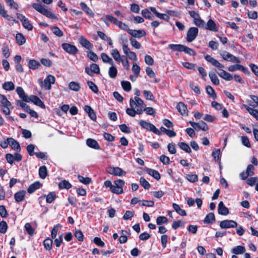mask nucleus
I'll list each match as a JSON object with an SVG mask.
<instances>
[{
    "label": "nucleus",
    "instance_id": "obj_48",
    "mask_svg": "<svg viewBox=\"0 0 258 258\" xmlns=\"http://www.w3.org/2000/svg\"><path fill=\"white\" fill-rule=\"evenodd\" d=\"M78 179L80 182L85 185H88L91 182V179L90 177H84L80 175L78 176Z\"/></svg>",
    "mask_w": 258,
    "mask_h": 258
},
{
    "label": "nucleus",
    "instance_id": "obj_22",
    "mask_svg": "<svg viewBox=\"0 0 258 258\" xmlns=\"http://www.w3.org/2000/svg\"><path fill=\"white\" fill-rule=\"evenodd\" d=\"M111 55L117 62H120L121 59L124 57V56H121L120 55L119 51L116 48L113 49L111 50Z\"/></svg>",
    "mask_w": 258,
    "mask_h": 258
},
{
    "label": "nucleus",
    "instance_id": "obj_34",
    "mask_svg": "<svg viewBox=\"0 0 258 258\" xmlns=\"http://www.w3.org/2000/svg\"><path fill=\"white\" fill-rule=\"evenodd\" d=\"M101 57L104 62L108 63L111 66L114 65V61H113L112 59L107 54L105 53H101Z\"/></svg>",
    "mask_w": 258,
    "mask_h": 258
},
{
    "label": "nucleus",
    "instance_id": "obj_15",
    "mask_svg": "<svg viewBox=\"0 0 258 258\" xmlns=\"http://www.w3.org/2000/svg\"><path fill=\"white\" fill-rule=\"evenodd\" d=\"M79 42L81 45L87 49L91 50L93 49V45L86 38L82 36L79 38Z\"/></svg>",
    "mask_w": 258,
    "mask_h": 258
},
{
    "label": "nucleus",
    "instance_id": "obj_40",
    "mask_svg": "<svg viewBox=\"0 0 258 258\" xmlns=\"http://www.w3.org/2000/svg\"><path fill=\"white\" fill-rule=\"evenodd\" d=\"M69 88L74 91L78 92L80 89L79 83L76 82H71L69 85Z\"/></svg>",
    "mask_w": 258,
    "mask_h": 258
},
{
    "label": "nucleus",
    "instance_id": "obj_50",
    "mask_svg": "<svg viewBox=\"0 0 258 258\" xmlns=\"http://www.w3.org/2000/svg\"><path fill=\"white\" fill-rule=\"evenodd\" d=\"M123 89L126 92H129L131 90V84L128 81H123L121 82Z\"/></svg>",
    "mask_w": 258,
    "mask_h": 258
},
{
    "label": "nucleus",
    "instance_id": "obj_35",
    "mask_svg": "<svg viewBox=\"0 0 258 258\" xmlns=\"http://www.w3.org/2000/svg\"><path fill=\"white\" fill-rule=\"evenodd\" d=\"M209 76L211 81L214 85H218L219 84V80L215 73L210 72L209 73Z\"/></svg>",
    "mask_w": 258,
    "mask_h": 258
},
{
    "label": "nucleus",
    "instance_id": "obj_4",
    "mask_svg": "<svg viewBox=\"0 0 258 258\" xmlns=\"http://www.w3.org/2000/svg\"><path fill=\"white\" fill-rule=\"evenodd\" d=\"M130 105L131 107L136 108L137 109H141V110H143V108L146 106L143 100L137 96H135L134 99H130Z\"/></svg>",
    "mask_w": 258,
    "mask_h": 258
},
{
    "label": "nucleus",
    "instance_id": "obj_12",
    "mask_svg": "<svg viewBox=\"0 0 258 258\" xmlns=\"http://www.w3.org/2000/svg\"><path fill=\"white\" fill-rule=\"evenodd\" d=\"M32 102L36 105L42 108H44L45 106L43 102L41 100V99L37 96L35 95H31L30 97H28V100L27 102Z\"/></svg>",
    "mask_w": 258,
    "mask_h": 258
},
{
    "label": "nucleus",
    "instance_id": "obj_27",
    "mask_svg": "<svg viewBox=\"0 0 258 258\" xmlns=\"http://www.w3.org/2000/svg\"><path fill=\"white\" fill-rule=\"evenodd\" d=\"M16 92L18 94L19 97L24 101L28 102V96H27L21 87H17Z\"/></svg>",
    "mask_w": 258,
    "mask_h": 258
},
{
    "label": "nucleus",
    "instance_id": "obj_31",
    "mask_svg": "<svg viewBox=\"0 0 258 258\" xmlns=\"http://www.w3.org/2000/svg\"><path fill=\"white\" fill-rule=\"evenodd\" d=\"M146 171L148 174L154 177L156 180H159L161 178L160 173L157 170L150 168H148Z\"/></svg>",
    "mask_w": 258,
    "mask_h": 258
},
{
    "label": "nucleus",
    "instance_id": "obj_18",
    "mask_svg": "<svg viewBox=\"0 0 258 258\" xmlns=\"http://www.w3.org/2000/svg\"><path fill=\"white\" fill-rule=\"evenodd\" d=\"M26 191L24 190H19L14 195V198L16 202L19 203L23 201L26 196Z\"/></svg>",
    "mask_w": 258,
    "mask_h": 258
},
{
    "label": "nucleus",
    "instance_id": "obj_6",
    "mask_svg": "<svg viewBox=\"0 0 258 258\" xmlns=\"http://www.w3.org/2000/svg\"><path fill=\"white\" fill-rule=\"evenodd\" d=\"M199 33V29L197 27H190L187 31L186 34V40L188 42L193 41L197 37Z\"/></svg>",
    "mask_w": 258,
    "mask_h": 258
},
{
    "label": "nucleus",
    "instance_id": "obj_10",
    "mask_svg": "<svg viewBox=\"0 0 258 258\" xmlns=\"http://www.w3.org/2000/svg\"><path fill=\"white\" fill-rule=\"evenodd\" d=\"M204 29L213 32H217L218 26L213 20L210 19L208 21L207 24H205Z\"/></svg>",
    "mask_w": 258,
    "mask_h": 258
},
{
    "label": "nucleus",
    "instance_id": "obj_16",
    "mask_svg": "<svg viewBox=\"0 0 258 258\" xmlns=\"http://www.w3.org/2000/svg\"><path fill=\"white\" fill-rule=\"evenodd\" d=\"M205 59L208 62L212 63L213 66L217 68H224V66L220 63L218 60L211 56L208 54L204 56Z\"/></svg>",
    "mask_w": 258,
    "mask_h": 258
},
{
    "label": "nucleus",
    "instance_id": "obj_58",
    "mask_svg": "<svg viewBox=\"0 0 258 258\" xmlns=\"http://www.w3.org/2000/svg\"><path fill=\"white\" fill-rule=\"evenodd\" d=\"M87 84L89 88L95 93L98 92V88L97 86L92 81H88Z\"/></svg>",
    "mask_w": 258,
    "mask_h": 258
},
{
    "label": "nucleus",
    "instance_id": "obj_62",
    "mask_svg": "<svg viewBox=\"0 0 258 258\" xmlns=\"http://www.w3.org/2000/svg\"><path fill=\"white\" fill-rule=\"evenodd\" d=\"M186 179L190 182H195L198 181V177L196 174H188L186 176Z\"/></svg>",
    "mask_w": 258,
    "mask_h": 258
},
{
    "label": "nucleus",
    "instance_id": "obj_20",
    "mask_svg": "<svg viewBox=\"0 0 258 258\" xmlns=\"http://www.w3.org/2000/svg\"><path fill=\"white\" fill-rule=\"evenodd\" d=\"M9 145L14 150L20 151L21 147L19 143L12 138H8Z\"/></svg>",
    "mask_w": 258,
    "mask_h": 258
},
{
    "label": "nucleus",
    "instance_id": "obj_9",
    "mask_svg": "<svg viewBox=\"0 0 258 258\" xmlns=\"http://www.w3.org/2000/svg\"><path fill=\"white\" fill-rule=\"evenodd\" d=\"M236 222L231 220H225L221 221L220 226L221 228H230L237 227Z\"/></svg>",
    "mask_w": 258,
    "mask_h": 258
},
{
    "label": "nucleus",
    "instance_id": "obj_30",
    "mask_svg": "<svg viewBox=\"0 0 258 258\" xmlns=\"http://www.w3.org/2000/svg\"><path fill=\"white\" fill-rule=\"evenodd\" d=\"M245 248L241 245H238L234 247L231 250V252L235 254H243L245 252Z\"/></svg>",
    "mask_w": 258,
    "mask_h": 258
},
{
    "label": "nucleus",
    "instance_id": "obj_2",
    "mask_svg": "<svg viewBox=\"0 0 258 258\" xmlns=\"http://www.w3.org/2000/svg\"><path fill=\"white\" fill-rule=\"evenodd\" d=\"M55 82V77L51 75H49L42 81L40 79H38V83L41 88H44L45 90H50L51 89V85L54 84Z\"/></svg>",
    "mask_w": 258,
    "mask_h": 258
},
{
    "label": "nucleus",
    "instance_id": "obj_55",
    "mask_svg": "<svg viewBox=\"0 0 258 258\" xmlns=\"http://www.w3.org/2000/svg\"><path fill=\"white\" fill-rule=\"evenodd\" d=\"M143 94H144L145 97L146 98V99L147 100H152V101L154 100L155 97L151 91H147V90H144L143 91Z\"/></svg>",
    "mask_w": 258,
    "mask_h": 258
},
{
    "label": "nucleus",
    "instance_id": "obj_19",
    "mask_svg": "<svg viewBox=\"0 0 258 258\" xmlns=\"http://www.w3.org/2000/svg\"><path fill=\"white\" fill-rule=\"evenodd\" d=\"M143 112V110L137 109L136 108L131 107L127 108L126 109V113L132 117H135L136 114H142Z\"/></svg>",
    "mask_w": 258,
    "mask_h": 258
},
{
    "label": "nucleus",
    "instance_id": "obj_7",
    "mask_svg": "<svg viewBox=\"0 0 258 258\" xmlns=\"http://www.w3.org/2000/svg\"><path fill=\"white\" fill-rule=\"evenodd\" d=\"M62 49L68 53L75 55L78 52V49L74 45L68 43H63L61 44Z\"/></svg>",
    "mask_w": 258,
    "mask_h": 258
},
{
    "label": "nucleus",
    "instance_id": "obj_37",
    "mask_svg": "<svg viewBox=\"0 0 258 258\" xmlns=\"http://www.w3.org/2000/svg\"><path fill=\"white\" fill-rule=\"evenodd\" d=\"M59 187L60 189H70L72 187V184L66 180H62L58 184Z\"/></svg>",
    "mask_w": 258,
    "mask_h": 258
},
{
    "label": "nucleus",
    "instance_id": "obj_17",
    "mask_svg": "<svg viewBox=\"0 0 258 258\" xmlns=\"http://www.w3.org/2000/svg\"><path fill=\"white\" fill-rule=\"evenodd\" d=\"M218 74L220 77L226 81H229L233 79V76L230 73L222 69L219 70Z\"/></svg>",
    "mask_w": 258,
    "mask_h": 258
},
{
    "label": "nucleus",
    "instance_id": "obj_25",
    "mask_svg": "<svg viewBox=\"0 0 258 258\" xmlns=\"http://www.w3.org/2000/svg\"><path fill=\"white\" fill-rule=\"evenodd\" d=\"M85 111L88 113L90 118L93 120H95L96 119V115L94 110L89 105H85L84 106Z\"/></svg>",
    "mask_w": 258,
    "mask_h": 258
},
{
    "label": "nucleus",
    "instance_id": "obj_56",
    "mask_svg": "<svg viewBox=\"0 0 258 258\" xmlns=\"http://www.w3.org/2000/svg\"><path fill=\"white\" fill-rule=\"evenodd\" d=\"M194 24L198 27L200 28H204L205 23L204 20H203L201 17L197 18L195 21H194Z\"/></svg>",
    "mask_w": 258,
    "mask_h": 258
},
{
    "label": "nucleus",
    "instance_id": "obj_64",
    "mask_svg": "<svg viewBox=\"0 0 258 258\" xmlns=\"http://www.w3.org/2000/svg\"><path fill=\"white\" fill-rule=\"evenodd\" d=\"M168 221V219L164 216H159L156 219V223L157 225H160L162 224L166 223Z\"/></svg>",
    "mask_w": 258,
    "mask_h": 258
},
{
    "label": "nucleus",
    "instance_id": "obj_52",
    "mask_svg": "<svg viewBox=\"0 0 258 258\" xmlns=\"http://www.w3.org/2000/svg\"><path fill=\"white\" fill-rule=\"evenodd\" d=\"M140 182L142 186L145 189H148L150 188V184L148 181L144 177H141L140 179Z\"/></svg>",
    "mask_w": 258,
    "mask_h": 258
},
{
    "label": "nucleus",
    "instance_id": "obj_5",
    "mask_svg": "<svg viewBox=\"0 0 258 258\" xmlns=\"http://www.w3.org/2000/svg\"><path fill=\"white\" fill-rule=\"evenodd\" d=\"M220 55L223 59L226 61H231L232 62L239 63L240 62V59L231 54L230 53L224 51L220 53Z\"/></svg>",
    "mask_w": 258,
    "mask_h": 258
},
{
    "label": "nucleus",
    "instance_id": "obj_39",
    "mask_svg": "<svg viewBox=\"0 0 258 258\" xmlns=\"http://www.w3.org/2000/svg\"><path fill=\"white\" fill-rule=\"evenodd\" d=\"M3 88L7 91H12L14 89L15 85L12 82H6L3 84Z\"/></svg>",
    "mask_w": 258,
    "mask_h": 258
},
{
    "label": "nucleus",
    "instance_id": "obj_8",
    "mask_svg": "<svg viewBox=\"0 0 258 258\" xmlns=\"http://www.w3.org/2000/svg\"><path fill=\"white\" fill-rule=\"evenodd\" d=\"M85 72L90 76H93L94 74H99L100 73V68L96 63H92L90 67L85 68Z\"/></svg>",
    "mask_w": 258,
    "mask_h": 258
},
{
    "label": "nucleus",
    "instance_id": "obj_1",
    "mask_svg": "<svg viewBox=\"0 0 258 258\" xmlns=\"http://www.w3.org/2000/svg\"><path fill=\"white\" fill-rule=\"evenodd\" d=\"M32 7L37 12L44 15L49 19L56 20L58 19L57 16L51 11L45 9L42 5L39 4L34 3L32 4Z\"/></svg>",
    "mask_w": 258,
    "mask_h": 258
},
{
    "label": "nucleus",
    "instance_id": "obj_26",
    "mask_svg": "<svg viewBox=\"0 0 258 258\" xmlns=\"http://www.w3.org/2000/svg\"><path fill=\"white\" fill-rule=\"evenodd\" d=\"M46 197V202L48 204L52 203L56 198V195L55 192H50L47 196L44 195L39 198L43 199Z\"/></svg>",
    "mask_w": 258,
    "mask_h": 258
},
{
    "label": "nucleus",
    "instance_id": "obj_29",
    "mask_svg": "<svg viewBox=\"0 0 258 258\" xmlns=\"http://www.w3.org/2000/svg\"><path fill=\"white\" fill-rule=\"evenodd\" d=\"M243 106L250 114L258 120V111L257 110L250 108L246 104H243Z\"/></svg>",
    "mask_w": 258,
    "mask_h": 258
},
{
    "label": "nucleus",
    "instance_id": "obj_21",
    "mask_svg": "<svg viewBox=\"0 0 258 258\" xmlns=\"http://www.w3.org/2000/svg\"><path fill=\"white\" fill-rule=\"evenodd\" d=\"M218 213L222 215H227L229 213V210L225 207L223 202L221 201L218 205Z\"/></svg>",
    "mask_w": 258,
    "mask_h": 258
},
{
    "label": "nucleus",
    "instance_id": "obj_32",
    "mask_svg": "<svg viewBox=\"0 0 258 258\" xmlns=\"http://www.w3.org/2000/svg\"><path fill=\"white\" fill-rule=\"evenodd\" d=\"M41 183L39 182H35L31 184L28 188V192L32 194L41 187Z\"/></svg>",
    "mask_w": 258,
    "mask_h": 258
},
{
    "label": "nucleus",
    "instance_id": "obj_13",
    "mask_svg": "<svg viewBox=\"0 0 258 258\" xmlns=\"http://www.w3.org/2000/svg\"><path fill=\"white\" fill-rule=\"evenodd\" d=\"M129 34L132 37L137 38H140L146 35V33L144 30H128Z\"/></svg>",
    "mask_w": 258,
    "mask_h": 258
},
{
    "label": "nucleus",
    "instance_id": "obj_3",
    "mask_svg": "<svg viewBox=\"0 0 258 258\" xmlns=\"http://www.w3.org/2000/svg\"><path fill=\"white\" fill-rule=\"evenodd\" d=\"M139 124L142 128H145L147 131L152 132L158 136H160L162 134L160 130H159L154 124L151 123L150 122H147L144 120H141L139 121Z\"/></svg>",
    "mask_w": 258,
    "mask_h": 258
},
{
    "label": "nucleus",
    "instance_id": "obj_54",
    "mask_svg": "<svg viewBox=\"0 0 258 258\" xmlns=\"http://www.w3.org/2000/svg\"><path fill=\"white\" fill-rule=\"evenodd\" d=\"M51 30L52 33L57 36L61 37L63 35L62 31L57 26L52 27Z\"/></svg>",
    "mask_w": 258,
    "mask_h": 258
},
{
    "label": "nucleus",
    "instance_id": "obj_59",
    "mask_svg": "<svg viewBox=\"0 0 258 258\" xmlns=\"http://www.w3.org/2000/svg\"><path fill=\"white\" fill-rule=\"evenodd\" d=\"M207 93L212 98H215L216 97V94L213 88L210 86H208L206 87Z\"/></svg>",
    "mask_w": 258,
    "mask_h": 258
},
{
    "label": "nucleus",
    "instance_id": "obj_41",
    "mask_svg": "<svg viewBox=\"0 0 258 258\" xmlns=\"http://www.w3.org/2000/svg\"><path fill=\"white\" fill-rule=\"evenodd\" d=\"M215 220V215L213 213L208 214L204 219L205 223H212Z\"/></svg>",
    "mask_w": 258,
    "mask_h": 258
},
{
    "label": "nucleus",
    "instance_id": "obj_61",
    "mask_svg": "<svg viewBox=\"0 0 258 258\" xmlns=\"http://www.w3.org/2000/svg\"><path fill=\"white\" fill-rule=\"evenodd\" d=\"M87 57L94 62H97L99 59L97 54L93 51H90L88 52L87 54Z\"/></svg>",
    "mask_w": 258,
    "mask_h": 258
},
{
    "label": "nucleus",
    "instance_id": "obj_28",
    "mask_svg": "<svg viewBox=\"0 0 258 258\" xmlns=\"http://www.w3.org/2000/svg\"><path fill=\"white\" fill-rule=\"evenodd\" d=\"M80 5L82 9L90 17L93 18L94 17V13L85 3L81 2Z\"/></svg>",
    "mask_w": 258,
    "mask_h": 258
},
{
    "label": "nucleus",
    "instance_id": "obj_11",
    "mask_svg": "<svg viewBox=\"0 0 258 258\" xmlns=\"http://www.w3.org/2000/svg\"><path fill=\"white\" fill-rule=\"evenodd\" d=\"M108 172L112 175L121 176L125 174V172L119 167H110L108 169Z\"/></svg>",
    "mask_w": 258,
    "mask_h": 258
},
{
    "label": "nucleus",
    "instance_id": "obj_63",
    "mask_svg": "<svg viewBox=\"0 0 258 258\" xmlns=\"http://www.w3.org/2000/svg\"><path fill=\"white\" fill-rule=\"evenodd\" d=\"M221 151L220 149H216L212 152V155L216 161H219L220 159Z\"/></svg>",
    "mask_w": 258,
    "mask_h": 258
},
{
    "label": "nucleus",
    "instance_id": "obj_49",
    "mask_svg": "<svg viewBox=\"0 0 258 258\" xmlns=\"http://www.w3.org/2000/svg\"><path fill=\"white\" fill-rule=\"evenodd\" d=\"M43 245L46 250H50L52 248V240L50 238H46L43 241Z\"/></svg>",
    "mask_w": 258,
    "mask_h": 258
},
{
    "label": "nucleus",
    "instance_id": "obj_46",
    "mask_svg": "<svg viewBox=\"0 0 258 258\" xmlns=\"http://www.w3.org/2000/svg\"><path fill=\"white\" fill-rule=\"evenodd\" d=\"M17 42L19 45L24 44L26 41L25 37L21 33H17L16 36Z\"/></svg>",
    "mask_w": 258,
    "mask_h": 258
},
{
    "label": "nucleus",
    "instance_id": "obj_43",
    "mask_svg": "<svg viewBox=\"0 0 258 258\" xmlns=\"http://www.w3.org/2000/svg\"><path fill=\"white\" fill-rule=\"evenodd\" d=\"M117 70L114 65L109 68L108 70V75L111 78H115L117 76Z\"/></svg>",
    "mask_w": 258,
    "mask_h": 258
},
{
    "label": "nucleus",
    "instance_id": "obj_23",
    "mask_svg": "<svg viewBox=\"0 0 258 258\" xmlns=\"http://www.w3.org/2000/svg\"><path fill=\"white\" fill-rule=\"evenodd\" d=\"M176 108L182 115H187L188 110L187 107L183 103L181 102L178 103L177 105Z\"/></svg>",
    "mask_w": 258,
    "mask_h": 258
},
{
    "label": "nucleus",
    "instance_id": "obj_33",
    "mask_svg": "<svg viewBox=\"0 0 258 258\" xmlns=\"http://www.w3.org/2000/svg\"><path fill=\"white\" fill-rule=\"evenodd\" d=\"M172 207L175 211L181 216H185L186 215V213L185 210L181 209L180 206L175 203L172 204Z\"/></svg>",
    "mask_w": 258,
    "mask_h": 258
},
{
    "label": "nucleus",
    "instance_id": "obj_53",
    "mask_svg": "<svg viewBox=\"0 0 258 258\" xmlns=\"http://www.w3.org/2000/svg\"><path fill=\"white\" fill-rule=\"evenodd\" d=\"M115 25H117L120 29L127 32V33H128V30H130L128 26L126 24L118 20Z\"/></svg>",
    "mask_w": 258,
    "mask_h": 258
},
{
    "label": "nucleus",
    "instance_id": "obj_51",
    "mask_svg": "<svg viewBox=\"0 0 258 258\" xmlns=\"http://www.w3.org/2000/svg\"><path fill=\"white\" fill-rule=\"evenodd\" d=\"M25 229L28 234L30 236H32L34 233V229L32 228L31 225L29 223H27L25 225Z\"/></svg>",
    "mask_w": 258,
    "mask_h": 258
},
{
    "label": "nucleus",
    "instance_id": "obj_47",
    "mask_svg": "<svg viewBox=\"0 0 258 258\" xmlns=\"http://www.w3.org/2000/svg\"><path fill=\"white\" fill-rule=\"evenodd\" d=\"M169 47L173 50H176L179 52H182L184 45L181 44H170L168 45Z\"/></svg>",
    "mask_w": 258,
    "mask_h": 258
},
{
    "label": "nucleus",
    "instance_id": "obj_45",
    "mask_svg": "<svg viewBox=\"0 0 258 258\" xmlns=\"http://www.w3.org/2000/svg\"><path fill=\"white\" fill-rule=\"evenodd\" d=\"M0 102L2 106H11V102L7 99L6 96L4 95L0 94Z\"/></svg>",
    "mask_w": 258,
    "mask_h": 258
},
{
    "label": "nucleus",
    "instance_id": "obj_38",
    "mask_svg": "<svg viewBox=\"0 0 258 258\" xmlns=\"http://www.w3.org/2000/svg\"><path fill=\"white\" fill-rule=\"evenodd\" d=\"M47 175V168L45 166H41L39 169V175L42 179H44Z\"/></svg>",
    "mask_w": 258,
    "mask_h": 258
},
{
    "label": "nucleus",
    "instance_id": "obj_36",
    "mask_svg": "<svg viewBox=\"0 0 258 258\" xmlns=\"http://www.w3.org/2000/svg\"><path fill=\"white\" fill-rule=\"evenodd\" d=\"M28 66L30 69L35 70L40 66V63L37 60L31 59L29 60Z\"/></svg>",
    "mask_w": 258,
    "mask_h": 258
},
{
    "label": "nucleus",
    "instance_id": "obj_44",
    "mask_svg": "<svg viewBox=\"0 0 258 258\" xmlns=\"http://www.w3.org/2000/svg\"><path fill=\"white\" fill-rule=\"evenodd\" d=\"M142 16L146 19L152 20L153 18V16L150 12L149 9H145L142 11Z\"/></svg>",
    "mask_w": 258,
    "mask_h": 258
},
{
    "label": "nucleus",
    "instance_id": "obj_14",
    "mask_svg": "<svg viewBox=\"0 0 258 258\" xmlns=\"http://www.w3.org/2000/svg\"><path fill=\"white\" fill-rule=\"evenodd\" d=\"M19 18L21 21L23 26L24 28L28 30H32L33 29V26L30 23L28 19L23 15H20Z\"/></svg>",
    "mask_w": 258,
    "mask_h": 258
},
{
    "label": "nucleus",
    "instance_id": "obj_24",
    "mask_svg": "<svg viewBox=\"0 0 258 258\" xmlns=\"http://www.w3.org/2000/svg\"><path fill=\"white\" fill-rule=\"evenodd\" d=\"M86 144L88 147L91 148H93L96 150L100 149V147L99 144L96 140L94 139L90 138L87 139L86 141Z\"/></svg>",
    "mask_w": 258,
    "mask_h": 258
},
{
    "label": "nucleus",
    "instance_id": "obj_57",
    "mask_svg": "<svg viewBox=\"0 0 258 258\" xmlns=\"http://www.w3.org/2000/svg\"><path fill=\"white\" fill-rule=\"evenodd\" d=\"M141 68L139 65L136 63H134L132 67V71L134 75L138 77L140 73Z\"/></svg>",
    "mask_w": 258,
    "mask_h": 258
},
{
    "label": "nucleus",
    "instance_id": "obj_60",
    "mask_svg": "<svg viewBox=\"0 0 258 258\" xmlns=\"http://www.w3.org/2000/svg\"><path fill=\"white\" fill-rule=\"evenodd\" d=\"M182 51L191 56H195L196 55V52L192 49L184 45Z\"/></svg>",
    "mask_w": 258,
    "mask_h": 258
},
{
    "label": "nucleus",
    "instance_id": "obj_42",
    "mask_svg": "<svg viewBox=\"0 0 258 258\" xmlns=\"http://www.w3.org/2000/svg\"><path fill=\"white\" fill-rule=\"evenodd\" d=\"M178 145L181 149L186 153H190L191 152V149L187 144L184 142H180Z\"/></svg>",
    "mask_w": 258,
    "mask_h": 258
}]
</instances>
